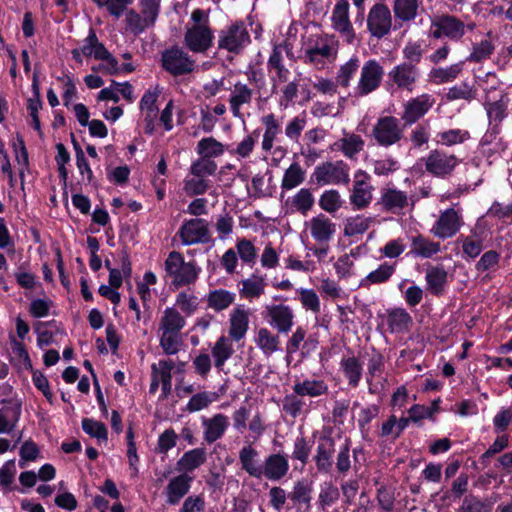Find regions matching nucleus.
Returning <instances> with one entry per match:
<instances>
[{
  "instance_id": "1",
  "label": "nucleus",
  "mask_w": 512,
  "mask_h": 512,
  "mask_svg": "<svg viewBox=\"0 0 512 512\" xmlns=\"http://www.w3.org/2000/svg\"><path fill=\"white\" fill-rule=\"evenodd\" d=\"M338 45V40L332 34L311 35L304 52L305 63L322 67L325 61H332L336 58Z\"/></svg>"
},
{
  "instance_id": "2",
  "label": "nucleus",
  "mask_w": 512,
  "mask_h": 512,
  "mask_svg": "<svg viewBox=\"0 0 512 512\" xmlns=\"http://www.w3.org/2000/svg\"><path fill=\"white\" fill-rule=\"evenodd\" d=\"M165 276L171 279L176 287L194 283L198 277L199 269L195 262H185L183 255L171 251L164 262Z\"/></svg>"
},
{
  "instance_id": "3",
  "label": "nucleus",
  "mask_w": 512,
  "mask_h": 512,
  "mask_svg": "<svg viewBox=\"0 0 512 512\" xmlns=\"http://www.w3.org/2000/svg\"><path fill=\"white\" fill-rule=\"evenodd\" d=\"M371 136L377 145L388 148L404 138V130L398 118L383 116L373 125Z\"/></svg>"
},
{
  "instance_id": "4",
  "label": "nucleus",
  "mask_w": 512,
  "mask_h": 512,
  "mask_svg": "<svg viewBox=\"0 0 512 512\" xmlns=\"http://www.w3.org/2000/svg\"><path fill=\"white\" fill-rule=\"evenodd\" d=\"M250 41V34L244 23L235 22L219 31L218 49L239 54Z\"/></svg>"
},
{
  "instance_id": "5",
  "label": "nucleus",
  "mask_w": 512,
  "mask_h": 512,
  "mask_svg": "<svg viewBox=\"0 0 512 512\" xmlns=\"http://www.w3.org/2000/svg\"><path fill=\"white\" fill-rule=\"evenodd\" d=\"M312 179L318 186L348 184L349 166L342 160L324 162L315 167Z\"/></svg>"
},
{
  "instance_id": "6",
  "label": "nucleus",
  "mask_w": 512,
  "mask_h": 512,
  "mask_svg": "<svg viewBox=\"0 0 512 512\" xmlns=\"http://www.w3.org/2000/svg\"><path fill=\"white\" fill-rule=\"evenodd\" d=\"M161 65L174 77L190 74L195 69V61L179 46H173L162 52Z\"/></svg>"
},
{
  "instance_id": "7",
  "label": "nucleus",
  "mask_w": 512,
  "mask_h": 512,
  "mask_svg": "<svg viewBox=\"0 0 512 512\" xmlns=\"http://www.w3.org/2000/svg\"><path fill=\"white\" fill-rule=\"evenodd\" d=\"M384 68L376 59H369L360 68V76L355 87V95L364 97L376 91L382 83Z\"/></svg>"
},
{
  "instance_id": "8",
  "label": "nucleus",
  "mask_w": 512,
  "mask_h": 512,
  "mask_svg": "<svg viewBox=\"0 0 512 512\" xmlns=\"http://www.w3.org/2000/svg\"><path fill=\"white\" fill-rule=\"evenodd\" d=\"M419 76L420 71L417 66L399 63L388 72L387 85L392 91L412 93Z\"/></svg>"
},
{
  "instance_id": "9",
  "label": "nucleus",
  "mask_w": 512,
  "mask_h": 512,
  "mask_svg": "<svg viewBox=\"0 0 512 512\" xmlns=\"http://www.w3.org/2000/svg\"><path fill=\"white\" fill-rule=\"evenodd\" d=\"M176 235L184 246L206 244L211 240L209 222L204 218L184 220Z\"/></svg>"
},
{
  "instance_id": "10",
  "label": "nucleus",
  "mask_w": 512,
  "mask_h": 512,
  "mask_svg": "<svg viewBox=\"0 0 512 512\" xmlns=\"http://www.w3.org/2000/svg\"><path fill=\"white\" fill-rule=\"evenodd\" d=\"M465 23L455 16L444 14L432 19L429 37L441 39L446 37L452 41H459L465 34Z\"/></svg>"
},
{
  "instance_id": "11",
  "label": "nucleus",
  "mask_w": 512,
  "mask_h": 512,
  "mask_svg": "<svg viewBox=\"0 0 512 512\" xmlns=\"http://www.w3.org/2000/svg\"><path fill=\"white\" fill-rule=\"evenodd\" d=\"M464 225L461 211L447 208L440 212L437 220L430 229V233L439 239L454 237Z\"/></svg>"
},
{
  "instance_id": "12",
  "label": "nucleus",
  "mask_w": 512,
  "mask_h": 512,
  "mask_svg": "<svg viewBox=\"0 0 512 512\" xmlns=\"http://www.w3.org/2000/svg\"><path fill=\"white\" fill-rule=\"evenodd\" d=\"M426 171L438 178L450 176L460 160L454 154L434 149L423 159Z\"/></svg>"
},
{
  "instance_id": "13",
  "label": "nucleus",
  "mask_w": 512,
  "mask_h": 512,
  "mask_svg": "<svg viewBox=\"0 0 512 512\" xmlns=\"http://www.w3.org/2000/svg\"><path fill=\"white\" fill-rule=\"evenodd\" d=\"M393 24L389 7L384 3L374 4L367 15V30L372 37L381 39L387 36Z\"/></svg>"
},
{
  "instance_id": "14",
  "label": "nucleus",
  "mask_w": 512,
  "mask_h": 512,
  "mask_svg": "<svg viewBox=\"0 0 512 512\" xmlns=\"http://www.w3.org/2000/svg\"><path fill=\"white\" fill-rule=\"evenodd\" d=\"M262 316L280 334H287L294 325L293 309L282 303L265 305Z\"/></svg>"
},
{
  "instance_id": "15",
  "label": "nucleus",
  "mask_w": 512,
  "mask_h": 512,
  "mask_svg": "<svg viewBox=\"0 0 512 512\" xmlns=\"http://www.w3.org/2000/svg\"><path fill=\"white\" fill-rule=\"evenodd\" d=\"M348 0H337L331 15L332 27L337 31L343 40L348 44H353L356 39V33L349 17Z\"/></svg>"
},
{
  "instance_id": "16",
  "label": "nucleus",
  "mask_w": 512,
  "mask_h": 512,
  "mask_svg": "<svg viewBox=\"0 0 512 512\" xmlns=\"http://www.w3.org/2000/svg\"><path fill=\"white\" fill-rule=\"evenodd\" d=\"M213 39L210 25H192L184 34L185 46L194 53L206 52L212 46Z\"/></svg>"
},
{
  "instance_id": "17",
  "label": "nucleus",
  "mask_w": 512,
  "mask_h": 512,
  "mask_svg": "<svg viewBox=\"0 0 512 512\" xmlns=\"http://www.w3.org/2000/svg\"><path fill=\"white\" fill-rule=\"evenodd\" d=\"M435 104V98L428 93H423L410 98L403 104L401 120L404 125H412L422 118Z\"/></svg>"
},
{
  "instance_id": "18",
  "label": "nucleus",
  "mask_w": 512,
  "mask_h": 512,
  "mask_svg": "<svg viewBox=\"0 0 512 512\" xmlns=\"http://www.w3.org/2000/svg\"><path fill=\"white\" fill-rule=\"evenodd\" d=\"M370 176L362 170L355 174V181L350 194V203L358 210L368 207L373 199V186Z\"/></svg>"
},
{
  "instance_id": "19",
  "label": "nucleus",
  "mask_w": 512,
  "mask_h": 512,
  "mask_svg": "<svg viewBox=\"0 0 512 512\" xmlns=\"http://www.w3.org/2000/svg\"><path fill=\"white\" fill-rule=\"evenodd\" d=\"M305 226L311 237L320 245L328 244L336 233V224L323 213L312 217Z\"/></svg>"
},
{
  "instance_id": "20",
  "label": "nucleus",
  "mask_w": 512,
  "mask_h": 512,
  "mask_svg": "<svg viewBox=\"0 0 512 512\" xmlns=\"http://www.w3.org/2000/svg\"><path fill=\"white\" fill-rule=\"evenodd\" d=\"M377 205L386 212L399 214L403 209L408 207L409 197L406 192L396 187L386 186L380 191V198L377 201Z\"/></svg>"
},
{
  "instance_id": "21",
  "label": "nucleus",
  "mask_w": 512,
  "mask_h": 512,
  "mask_svg": "<svg viewBox=\"0 0 512 512\" xmlns=\"http://www.w3.org/2000/svg\"><path fill=\"white\" fill-rule=\"evenodd\" d=\"M254 91L243 82H236L230 91L229 107L232 115L237 119H243L241 108L244 105H250L253 99Z\"/></svg>"
},
{
  "instance_id": "22",
  "label": "nucleus",
  "mask_w": 512,
  "mask_h": 512,
  "mask_svg": "<svg viewBox=\"0 0 512 512\" xmlns=\"http://www.w3.org/2000/svg\"><path fill=\"white\" fill-rule=\"evenodd\" d=\"M192 481L193 477L186 473L173 477L164 490L166 503L171 506L177 505L189 492Z\"/></svg>"
},
{
  "instance_id": "23",
  "label": "nucleus",
  "mask_w": 512,
  "mask_h": 512,
  "mask_svg": "<svg viewBox=\"0 0 512 512\" xmlns=\"http://www.w3.org/2000/svg\"><path fill=\"white\" fill-rule=\"evenodd\" d=\"M264 127L262 135L261 149L265 153L272 151L275 142L281 134V123L274 113H267L260 119Z\"/></svg>"
},
{
  "instance_id": "24",
  "label": "nucleus",
  "mask_w": 512,
  "mask_h": 512,
  "mask_svg": "<svg viewBox=\"0 0 512 512\" xmlns=\"http://www.w3.org/2000/svg\"><path fill=\"white\" fill-rule=\"evenodd\" d=\"M364 146L365 141L361 135L345 132L342 138L334 142L333 149L341 152L348 159H356Z\"/></svg>"
},
{
  "instance_id": "25",
  "label": "nucleus",
  "mask_w": 512,
  "mask_h": 512,
  "mask_svg": "<svg viewBox=\"0 0 512 512\" xmlns=\"http://www.w3.org/2000/svg\"><path fill=\"white\" fill-rule=\"evenodd\" d=\"M288 470L287 458L281 454H272L266 458L261 468V477L265 476L269 480L277 481L282 479Z\"/></svg>"
},
{
  "instance_id": "26",
  "label": "nucleus",
  "mask_w": 512,
  "mask_h": 512,
  "mask_svg": "<svg viewBox=\"0 0 512 512\" xmlns=\"http://www.w3.org/2000/svg\"><path fill=\"white\" fill-rule=\"evenodd\" d=\"M254 342L265 356H271L282 350L279 335L266 327H261L256 331Z\"/></svg>"
},
{
  "instance_id": "27",
  "label": "nucleus",
  "mask_w": 512,
  "mask_h": 512,
  "mask_svg": "<svg viewBox=\"0 0 512 512\" xmlns=\"http://www.w3.org/2000/svg\"><path fill=\"white\" fill-rule=\"evenodd\" d=\"M335 452V441L330 436H322L318 440L316 466L319 471L329 472L332 467V455Z\"/></svg>"
},
{
  "instance_id": "28",
  "label": "nucleus",
  "mask_w": 512,
  "mask_h": 512,
  "mask_svg": "<svg viewBox=\"0 0 512 512\" xmlns=\"http://www.w3.org/2000/svg\"><path fill=\"white\" fill-rule=\"evenodd\" d=\"M441 251L439 242H435L423 235H417L411 238V253L420 258H432Z\"/></svg>"
},
{
  "instance_id": "29",
  "label": "nucleus",
  "mask_w": 512,
  "mask_h": 512,
  "mask_svg": "<svg viewBox=\"0 0 512 512\" xmlns=\"http://www.w3.org/2000/svg\"><path fill=\"white\" fill-rule=\"evenodd\" d=\"M228 424V418L223 414H216L210 419H204L203 426L205 427V441L211 444L221 438L225 433Z\"/></svg>"
},
{
  "instance_id": "30",
  "label": "nucleus",
  "mask_w": 512,
  "mask_h": 512,
  "mask_svg": "<svg viewBox=\"0 0 512 512\" xmlns=\"http://www.w3.org/2000/svg\"><path fill=\"white\" fill-rule=\"evenodd\" d=\"M249 325L248 312L242 307H236L230 314L229 335L235 341H239L247 333Z\"/></svg>"
},
{
  "instance_id": "31",
  "label": "nucleus",
  "mask_w": 512,
  "mask_h": 512,
  "mask_svg": "<svg viewBox=\"0 0 512 512\" xmlns=\"http://www.w3.org/2000/svg\"><path fill=\"white\" fill-rule=\"evenodd\" d=\"M421 5L422 0H394L392 7L394 17L401 22L414 21Z\"/></svg>"
},
{
  "instance_id": "32",
  "label": "nucleus",
  "mask_w": 512,
  "mask_h": 512,
  "mask_svg": "<svg viewBox=\"0 0 512 512\" xmlns=\"http://www.w3.org/2000/svg\"><path fill=\"white\" fill-rule=\"evenodd\" d=\"M239 294L242 298L252 301L260 298L266 288L265 279L262 276L253 274L249 278L243 279L241 282Z\"/></svg>"
},
{
  "instance_id": "33",
  "label": "nucleus",
  "mask_w": 512,
  "mask_h": 512,
  "mask_svg": "<svg viewBox=\"0 0 512 512\" xmlns=\"http://www.w3.org/2000/svg\"><path fill=\"white\" fill-rule=\"evenodd\" d=\"M185 324L184 317L175 308L168 307L164 310L160 319L159 330L166 333L180 334Z\"/></svg>"
},
{
  "instance_id": "34",
  "label": "nucleus",
  "mask_w": 512,
  "mask_h": 512,
  "mask_svg": "<svg viewBox=\"0 0 512 512\" xmlns=\"http://www.w3.org/2000/svg\"><path fill=\"white\" fill-rule=\"evenodd\" d=\"M458 241L461 243L463 255L470 259L477 258L484 249V238L476 229H472L470 235H461Z\"/></svg>"
},
{
  "instance_id": "35",
  "label": "nucleus",
  "mask_w": 512,
  "mask_h": 512,
  "mask_svg": "<svg viewBox=\"0 0 512 512\" xmlns=\"http://www.w3.org/2000/svg\"><path fill=\"white\" fill-rule=\"evenodd\" d=\"M387 325L391 333H403L412 324V317L403 308H395L387 312Z\"/></svg>"
},
{
  "instance_id": "36",
  "label": "nucleus",
  "mask_w": 512,
  "mask_h": 512,
  "mask_svg": "<svg viewBox=\"0 0 512 512\" xmlns=\"http://www.w3.org/2000/svg\"><path fill=\"white\" fill-rule=\"evenodd\" d=\"M239 460L242 469L245 470L250 476L261 478L262 465L258 462V452L252 446H244L239 452Z\"/></svg>"
},
{
  "instance_id": "37",
  "label": "nucleus",
  "mask_w": 512,
  "mask_h": 512,
  "mask_svg": "<svg viewBox=\"0 0 512 512\" xmlns=\"http://www.w3.org/2000/svg\"><path fill=\"white\" fill-rule=\"evenodd\" d=\"M427 289L434 295L442 294L447 282V272L442 266H430L426 270Z\"/></svg>"
},
{
  "instance_id": "38",
  "label": "nucleus",
  "mask_w": 512,
  "mask_h": 512,
  "mask_svg": "<svg viewBox=\"0 0 512 512\" xmlns=\"http://www.w3.org/2000/svg\"><path fill=\"white\" fill-rule=\"evenodd\" d=\"M234 349L231 340L225 336H221L212 347V356L215 367L222 370L225 362L233 355Z\"/></svg>"
},
{
  "instance_id": "39",
  "label": "nucleus",
  "mask_w": 512,
  "mask_h": 512,
  "mask_svg": "<svg viewBox=\"0 0 512 512\" xmlns=\"http://www.w3.org/2000/svg\"><path fill=\"white\" fill-rule=\"evenodd\" d=\"M509 101L508 95L501 92L499 99L487 103L486 110L490 123L498 126L503 121L507 116Z\"/></svg>"
},
{
  "instance_id": "40",
  "label": "nucleus",
  "mask_w": 512,
  "mask_h": 512,
  "mask_svg": "<svg viewBox=\"0 0 512 512\" xmlns=\"http://www.w3.org/2000/svg\"><path fill=\"white\" fill-rule=\"evenodd\" d=\"M93 57L98 60L105 61V64L100 65L99 68H94L95 71L104 70L108 74H114L119 71L118 61L114 58L105 46L98 41L94 45Z\"/></svg>"
},
{
  "instance_id": "41",
  "label": "nucleus",
  "mask_w": 512,
  "mask_h": 512,
  "mask_svg": "<svg viewBox=\"0 0 512 512\" xmlns=\"http://www.w3.org/2000/svg\"><path fill=\"white\" fill-rule=\"evenodd\" d=\"M395 272V265L383 263L376 270L370 272L360 282L361 287L369 288L371 285L387 282Z\"/></svg>"
},
{
  "instance_id": "42",
  "label": "nucleus",
  "mask_w": 512,
  "mask_h": 512,
  "mask_svg": "<svg viewBox=\"0 0 512 512\" xmlns=\"http://www.w3.org/2000/svg\"><path fill=\"white\" fill-rule=\"evenodd\" d=\"M305 180V171L298 162H293L284 172L281 189L292 190Z\"/></svg>"
},
{
  "instance_id": "43",
  "label": "nucleus",
  "mask_w": 512,
  "mask_h": 512,
  "mask_svg": "<svg viewBox=\"0 0 512 512\" xmlns=\"http://www.w3.org/2000/svg\"><path fill=\"white\" fill-rule=\"evenodd\" d=\"M312 485L307 480H301L294 484L288 497L295 505H305L306 510L310 508L312 500Z\"/></svg>"
},
{
  "instance_id": "44",
  "label": "nucleus",
  "mask_w": 512,
  "mask_h": 512,
  "mask_svg": "<svg viewBox=\"0 0 512 512\" xmlns=\"http://www.w3.org/2000/svg\"><path fill=\"white\" fill-rule=\"evenodd\" d=\"M359 68H361L359 57L353 55L347 62L339 67L336 75L337 84L343 88L349 87L351 80Z\"/></svg>"
},
{
  "instance_id": "45",
  "label": "nucleus",
  "mask_w": 512,
  "mask_h": 512,
  "mask_svg": "<svg viewBox=\"0 0 512 512\" xmlns=\"http://www.w3.org/2000/svg\"><path fill=\"white\" fill-rule=\"evenodd\" d=\"M235 300V294L224 289L211 291L207 296L208 307L215 311L227 309Z\"/></svg>"
},
{
  "instance_id": "46",
  "label": "nucleus",
  "mask_w": 512,
  "mask_h": 512,
  "mask_svg": "<svg viewBox=\"0 0 512 512\" xmlns=\"http://www.w3.org/2000/svg\"><path fill=\"white\" fill-rule=\"evenodd\" d=\"M462 71V63H455L447 67L433 68L429 77L436 84H443L455 80Z\"/></svg>"
},
{
  "instance_id": "47",
  "label": "nucleus",
  "mask_w": 512,
  "mask_h": 512,
  "mask_svg": "<svg viewBox=\"0 0 512 512\" xmlns=\"http://www.w3.org/2000/svg\"><path fill=\"white\" fill-rule=\"evenodd\" d=\"M206 461V452L203 448L187 451L178 460L177 465L185 471H193Z\"/></svg>"
},
{
  "instance_id": "48",
  "label": "nucleus",
  "mask_w": 512,
  "mask_h": 512,
  "mask_svg": "<svg viewBox=\"0 0 512 512\" xmlns=\"http://www.w3.org/2000/svg\"><path fill=\"white\" fill-rule=\"evenodd\" d=\"M315 198L308 188H301L291 199V207L306 215L314 206Z\"/></svg>"
},
{
  "instance_id": "49",
  "label": "nucleus",
  "mask_w": 512,
  "mask_h": 512,
  "mask_svg": "<svg viewBox=\"0 0 512 512\" xmlns=\"http://www.w3.org/2000/svg\"><path fill=\"white\" fill-rule=\"evenodd\" d=\"M425 53V48L422 40L408 41L402 49L404 58L403 64H411L417 66Z\"/></svg>"
},
{
  "instance_id": "50",
  "label": "nucleus",
  "mask_w": 512,
  "mask_h": 512,
  "mask_svg": "<svg viewBox=\"0 0 512 512\" xmlns=\"http://www.w3.org/2000/svg\"><path fill=\"white\" fill-rule=\"evenodd\" d=\"M174 363L171 360H159L152 365V383L151 384H171V371Z\"/></svg>"
},
{
  "instance_id": "51",
  "label": "nucleus",
  "mask_w": 512,
  "mask_h": 512,
  "mask_svg": "<svg viewBox=\"0 0 512 512\" xmlns=\"http://www.w3.org/2000/svg\"><path fill=\"white\" fill-rule=\"evenodd\" d=\"M372 222L373 219L371 217H365L363 215L350 217L346 220L344 225V234L346 236L363 234L369 229Z\"/></svg>"
},
{
  "instance_id": "52",
  "label": "nucleus",
  "mask_w": 512,
  "mask_h": 512,
  "mask_svg": "<svg viewBox=\"0 0 512 512\" xmlns=\"http://www.w3.org/2000/svg\"><path fill=\"white\" fill-rule=\"evenodd\" d=\"M476 96L477 89L467 82L450 87L446 93V99L448 101L465 100L470 102L474 100Z\"/></svg>"
},
{
  "instance_id": "53",
  "label": "nucleus",
  "mask_w": 512,
  "mask_h": 512,
  "mask_svg": "<svg viewBox=\"0 0 512 512\" xmlns=\"http://www.w3.org/2000/svg\"><path fill=\"white\" fill-rule=\"evenodd\" d=\"M318 204L325 212L334 214L342 207L343 200L337 190L331 189L322 193Z\"/></svg>"
},
{
  "instance_id": "54",
  "label": "nucleus",
  "mask_w": 512,
  "mask_h": 512,
  "mask_svg": "<svg viewBox=\"0 0 512 512\" xmlns=\"http://www.w3.org/2000/svg\"><path fill=\"white\" fill-rule=\"evenodd\" d=\"M306 124L307 120L305 114L291 118L285 125L284 133L286 138L293 143H298Z\"/></svg>"
},
{
  "instance_id": "55",
  "label": "nucleus",
  "mask_w": 512,
  "mask_h": 512,
  "mask_svg": "<svg viewBox=\"0 0 512 512\" xmlns=\"http://www.w3.org/2000/svg\"><path fill=\"white\" fill-rule=\"evenodd\" d=\"M197 153L203 157H218L224 153V145L213 137L203 138L197 144Z\"/></svg>"
},
{
  "instance_id": "56",
  "label": "nucleus",
  "mask_w": 512,
  "mask_h": 512,
  "mask_svg": "<svg viewBox=\"0 0 512 512\" xmlns=\"http://www.w3.org/2000/svg\"><path fill=\"white\" fill-rule=\"evenodd\" d=\"M367 367V382H372L381 378L384 372V357L379 352L373 351L366 364Z\"/></svg>"
},
{
  "instance_id": "57",
  "label": "nucleus",
  "mask_w": 512,
  "mask_h": 512,
  "mask_svg": "<svg viewBox=\"0 0 512 512\" xmlns=\"http://www.w3.org/2000/svg\"><path fill=\"white\" fill-rule=\"evenodd\" d=\"M125 21L127 30L134 35H139L152 27L140 13L133 9L127 11Z\"/></svg>"
},
{
  "instance_id": "58",
  "label": "nucleus",
  "mask_w": 512,
  "mask_h": 512,
  "mask_svg": "<svg viewBox=\"0 0 512 512\" xmlns=\"http://www.w3.org/2000/svg\"><path fill=\"white\" fill-rule=\"evenodd\" d=\"M341 367L350 384H357L361 377L362 366L354 356L343 358Z\"/></svg>"
},
{
  "instance_id": "59",
  "label": "nucleus",
  "mask_w": 512,
  "mask_h": 512,
  "mask_svg": "<svg viewBox=\"0 0 512 512\" xmlns=\"http://www.w3.org/2000/svg\"><path fill=\"white\" fill-rule=\"evenodd\" d=\"M494 51V45L489 40H482L481 42L474 44L472 52L467 57L469 62H482L488 59Z\"/></svg>"
},
{
  "instance_id": "60",
  "label": "nucleus",
  "mask_w": 512,
  "mask_h": 512,
  "mask_svg": "<svg viewBox=\"0 0 512 512\" xmlns=\"http://www.w3.org/2000/svg\"><path fill=\"white\" fill-rule=\"evenodd\" d=\"M99 8H106L114 17L119 18L126 8L133 3L134 0H92Z\"/></svg>"
},
{
  "instance_id": "61",
  "label": "nucleus",
  "mask_w": 512,
  "mask_h": 512,
  "mask_svg": "<svg viewBox=\"0 0 512 512\" xmlns=\"http://www.w3.org/2000/svg\"><path fill=\"white\" fill-rule=\"evenodd\" d=\"M217 170V164L206 157L198 159L193 162L190 167V172L193 176L204 178L205 176L213 175Z\"/></svg>"
},
{
  "instance_id": "62",
  "label": "nucleus",
  "mask_w": 512,
  "mask_h": 512,
  "mask_svg": "<svg viewBox=\"0 0 512 512\" xmlns=\"http://www.w3.org/2000/svg\"><path fill=\"white\" fill-rule=\"evenodd\" d=\"M438 137L441 143L445 146H453L461 144L470 138V134L467 130L462 129H450L447 131L440 132Z\"/></svg>"
},
{
  "instance_id": "63",
  "label": "nucleus",
  "mask_w": 512,
  "mask_h": 512,
  "mask_svg": "<svg viewBox=\"0 0 512 512\" xmlns=\"http://www.w3.org/2000/svg\"><path fill=\"white\" fill-rule=\"evenodd\" d=\"M297 292L299 293V300L303 308L315 314L320 312V300L313 289L300 288Z\"/></svg>"
},
{
  "instance_id": "64",
  "label": "nucleus",
  "mask_w": 512,
  "mask_h": 512,
  "mask_svg": "<svg viewBox=\"0 0 512 512\" xmlns=\"http://www.w3.org/2000/svg\"><path fill=\"white\" fill-rule=\"evenodd\" d=\"M461 512H490L491 505L479 498L469 495L464 498L460 508Z\"/></svg>"
}]
</instances>
